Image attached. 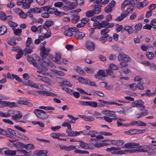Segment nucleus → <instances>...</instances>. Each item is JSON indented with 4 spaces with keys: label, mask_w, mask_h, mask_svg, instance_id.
<instances>
[{
    "label": "nucleus",
    "mask_w": 156,
    "mask_h": 156,
    "mask_svg": "<svg viewBox=\"0 0 156 156\" xmlns=\"http://www.w3.org/2000/svg\"><path fill=\"white\" fill-rule=\"evenodd\" d=\"M27 60L30 64L36 67L37 69L41 71L42 72L46 73L48 69L46 67H44L41 64H37L35 60L30 56H27Z\"/></svg>",
    "instance_id": "1"
},
{
    "label": "nucleus",
    "mask_w": 156,
    "mask_h": 156,
    "mask_svg": "<svg viewBox=\"0 0 156 156\" xmlns=\"http://www.w3.org/2000/svg\"><path fill=\"white\" fill-rule=\"evenodd\" d=\"M27 60L30 64L36 67L37 69L41 71L42 72L46 73L48 69L46 67H44L41 64H37L35 60L30 56H27Z\"/></svg>",
    "instance_id": "2"
},
{
    "label": "nucleus",
    "mask_w": 156,
    "mask_h": 156,
    "mask_svg": "<svg viewBox=\"0 0 156 156\" xmlns=\"http://www.w3.org/2000/svg\"><path fill=\"white\" fill-rule=\"evenodd\" d=\"M34 113L38 118L42 119H45L48 117V115L47 114L52 113V112L49 111L46 112L43 110L36 109L34 110Z\"/></svg>",
    "instance_id": "3"
},
{
    "label": "nucleus",
    "mask_w": 156,
    "mask_h": 156,
    "mask_svg": "<svg viewBox=\"0 0 156 156\" xmlns=\"http://www.w3.org/2000/svg\"><path fill=\"white\" fill-rule=\"evenodd\" d=\"M79 103L81 105L85 106H89L91 107L94 108H96L97 107H102L103 106L101 103L98 104V103L95 101H79Z\"/></svg>",
    "instance_id": "4"
},
{
    "label": "nucleus",
    "mask_w": 156,
    "mask_h": 156,
    "mask_svg": "<svg viewBox=\"0 0 156 156\" xmlns=\"http://www.w3.org/2000/svg\"><path fill=\"white\" fill-rule=\"evenodd\" d=\"M94 77L98 80L102 81H104L105 80V77L107 76L105 74V72L104 70H99L97 73L94 75Z\"/></svg>",
    "instance_id": "5"
},
{
    "label": "nucleus",
    "mask_w": 156,
    "mask_h": 156,
    "mask_svg": "<svg viewBox=\"0 0 156 156\" xmlns=\"http://www.w3.org/2000/svg\"><path fill=\"white\" fill-rule=\"evenodd\" d=\"M109 24V23L106 20L100 23L98 21L95 22L93 24V27L95 29H100L101 28L105 27Z\"/></svg>",
    "instance_id": "6"
},
{
    "label": "nucleus",
    "mask_w": 156,
    "mask_h": 156,
    "mask_svg": "<svg viewBox=\"0 0 156 156\" xmlns=\"http://www.w3.org/2000/svg\"><path fill=\"white\" fill-rule=\"evenodd\" d=\"M115 4L114 0H112L108 5L105 8V12L107 13H111L113 10L112 8L115 5Z\"/></svg>",
    "instance_id": "7"
},
{
    "label": "nucleus",
    "mask_w": 156,
    "mask_h": 156,
    "mask_svg": "<svg viewBox=\"0 0 156 156\" xmlns=\"http://www.w3.org/2000/svg\"><path fill=\"white\" fill-rule=\"evenodd\" d=\"M118 58L119 61H124L126 62H130L131 60L129 56L124 53L119 54Z\"/></svg>",
    "instance_id": "8"
},
{
    "label": "nucleus",
    "mask_w": 156,
    "mask_h": 156,
    "mask_svg": "<svg viewBox=\"0 0 156 156\" xmlns=\"http://www.w3.org/2000/svg\"><path fill=\"white\" fill-rule=\"evenodd\" d=\"M34 93H35V96L38 95L37 93H38L39 94H42L45 96H51L52 97H55L57 95V94L53 93L46 91L37 90V91H34Z\"/></svg>",
    "instance_id": "9"
},
{
    "label": "nucleus",
    "mask_w": 156,
    "mask_h": 156,
    "mask_svg": "<svg viewBox=\"0 0 156 156\" xmlns=\"http://www.w3.org/2000/svg\"><path fill=\"white\" fill-rule=\"evenodd\" d=\"M50 49H46L45 47L41 48L40 49V55L42 59H45L49 54Z\"/></svg>",
    "instance_id": "10"
},
{
    "label": "nucleus",
    "mask_w": 156,
    "mask_h": 156,
    "mask_svg": "<svg viewBox=\"0 0 156 156\" xmlns=\"http://www.w3.org/2000/svg\"><path fill=\"white\" fill-rule=\"evenodd\" d=\"M62 31L64 32L65 35L71 37L73 35V33L69 26L66 25L63 27L62 29Z\"/></svg>",
    "instance_id": "11"
},
{
    "label": "nucleus",
    "mask_w": 156,
    "mask_h": 156,
    "mask_svg": "<svg viewBox=\"0 0 156 156\" xmlns=\"http://www.w3.org/2000/svg\"><path fill=\"white\" fill-rule=\"evenodd\" d=\"M0 104L2 105V107L8 106L12 108L16 106V105H15V103L14 102L1 101H0Z\"/></svg>",
    "instance_id": "12"
},
{
    "label": "nucleus",
    "mask_w": 156,
    "mask_h": 156,
    "mask_svg": "<svg viewBox=\"0 0 156 156\" xmlns=\"http://www.w3.org/2000/svg\"><path fill=\"white\" fill-rule=\"evenodd\" d=\"M144 103L141 100H138L134 101L133 103V105L134 107H141L142 109L141 110H144L145 109V107L143 105Z\"/></svg>",
    "instance_id": "13"
},
{
    "label": "nucleus",
    "mask_w": 156,
    "mask_h": 156,
    "mask_svg": "<svg viewBox=\"0 0 156 156\" xmlns=\"http://www.w3.org/2000/svg\"><path fill=\"white\" fill-rule=\"evenodd\" d=\"M86 47L89 51H93L95 48L94 43L92 41H87L86 42Z\"/></svg>",
    "instance_id": "14"
},
{
    "label": "nucleus",
    "mask_w": 156,
    "mask_h": 156,
    "mask_svg": "<svg viewBox=\"0 0 156 156\" xmlns=\"http://www.w3.org/2000/svg\"><path fill=\"white\" fill-rule=\"evenodd\" d=\"M22 82L25 85L30 86V87L37 89L39 88V86L37 84L30 80H28L27 81H23Z\"/></svg>",
    "instance_id": "15"
},
{
    "label": "nucleus",
    "mask_w": 156,
    "mask_h": 156,
    "mask_svg": "<svg viewBox=\"0 0 156 156\" xmlns=\"http://www.w3.org/2000/svg\"><path fill=\"white\" fill-rule=\"evenodd\" d=\"M103 113L108 116L114 117V118H117L116 117V115L115 113V112L113 111L109 110H104L102 112Z\"/></svg>",
    "instance_id": "16"
},
{
    "label": "nucleus",
    "mask_w": 156,
    "mask_h": 156,
    "mask_svg": "<svg viewBox=\"0 0 156 156\" xmlns=\"http://www.w3.org/2000/svg\"><path fill=\"white\" fill-rule=\"evenodd\" d=\"M66 133L68 136H75L79 135L80 134L83 133V132L80 131L79 132H74L72 130L69 131L66 130Z\"/></svg>",
    "instance_id": "17"
},
{
    "label": "nucleus",
    "mask_w": 156,
    "mask_h": 156,
    "mask_svg": "<svg viewBox=\"0 0 156 156\" xmlns=\"http://www.w3.org/2000/svg\"><path fill=\"white\" fill-rule=\"evenodd\" d=\"M84 33L80 31L77 32L75 34V37L76 39L78 40L82 39L85 36Z\"/></svg>",
    "instance_id": "18"
},
{
    "label": "nucleus",
    "mask_w": 156,
    "mask_h": 156,
    "mask_svg": "<svg viewBox=\"0 0 156 156\" xmlns=\"http://www.w3.org/2000/svg\"><path fill=\"white\" fill-rule=\"evenodd\" d=\"M58 80L62 82V83L65 85H66L69 87H72V85L70 82L68 81L67 80L65 79L63 80V79L61 77H59L57 79Z\"/></svg>",
    "instance_id": "19"
},
{
    "label": "nucleus",
    "mask_w": 156,
    "mask_h": 156,
    "mask_svg": "<svg viewBox=\"0 0 156 156\" xmlns=\"http://www.w3.org/2000/svg\"><path fill=\"white\" fill-rule=\"evenodd\" d=\"M78 142L80 143L79 146L81 148L85 149H90L88 144L85 143L82 140H79Z\"/></svg>",
    "instance_id": "20"
},
{
    "label": "nucleus",
    "mask_w": 156,
    "mask_h": 156,
    "mask_svg": "<svg viewBox=\"0 0 156 156\" xmlns=\"http://www.w3.org/2000/svg\"><path fill=\"white\" fill-rule=\"evenodd\" d=\"M91 6L94 7V8L92 10L95 14H98L101 12V9L100 7H98V6L100 7H101V6L100 5H92Z\"/></svg>",
    "instance_id": "21"
},
{
    "label": "nucleus",
    "mask_w": 156,
    "mask_h": 156,
    "mask_svg": "<svg viewBox=\"0 0 156 156\" xmlns=\"http://www.w3.org/2000/svg\"><path fill=\"white\" fill-rule=\"evenodd\" d=\"M5 155L8 156H12L16 154V152L15 151H12L10 150H7L4 151Z\"/></svg>",
    "instance_id": "22"
},
{
    "label": "nucleus",
    "mask_w": 156,
    "mask_h": 156,
    "mask_svg": "<svg viewBox=\"0 0 156 156\" xmlns=\"http://www.w3.org/2000/svg\"><path fill=\"white\" fill-rule=\"evenodd\" d=\"M17 103L20 104L27 105L30 107H32L33 106L32 103L27 101L18 100L17 101Z\"/></svg>",
    "instance_id": "23"
},
{
    "label": "nucleus",
    "mask_w": 156,
    "mask_h": 156,
    "mask_svg": "<svg viewBox=\"0 0 156 156\" xmlns=\"http://www.w3.org/2000/svg\"><path fill=\"white\" fill-rule=\"evenodd\" d=\"M14 112V111L12 112H11V115H11V116L12 117V119H13L16 120L18 119H20L22 117V115L19 112L18 113L16 114L15 115H14V114L13 113Z\"/></svg>",
    "instance_id": "24"
},
{
    "label": "nucleus",
    "mask_w": 156,
    "mask_h": 156,
    "mask_svg": "<svg viewBox=\"0 0 156 156\" xmlns=\"http://www.w3.org/2000/svg\"><path fill=\"white\" fill-rule=\"evenodd\" d=\"M13 111L9 110L7 113H4L2 112H0V116L6 117L9 116H11V112Z\"/></svg>",
    "instance_id": "25"
},
{
    "label": "nucleus",
    "mask_w": 156,
    "mask_h": 156,
    "mask_svg": "<svg viewBox=\"0 0 156 156\" xmlns=\"http://www.w3.org/2000/svg\"><path fill=\"white\" fill-rule=\"evenodd\" d=\"M13 145L16 148L20 149L24 148L25 146V145L23 143L18 142L14 144Z\"/></svg>",
    "instance_id": "26"
},
{
    "label": "nucleus",
    "mask_w": 156,
    "mask_h": 156,
    "mask_svg": "<svg viewBox=\"0 0 156 156\" xmlns=\"http://www.w3.org/2000/svg\"><path fill=\"white\" fill-rule=\"evenodd\" d=\"M47 153V152L46 151L41 150L37 151L35 154L37 155V156H47L45 154Z\"/></svg>",
    "instance_id": "27"
},
{
    "label": "nucleus",
    "mask_w": 156,
    "mask_h": 156,
    "mask_svg": "<svg viewBox=\"0 0 156 156\" xmlns=\"http://www.w3.org/2000/svg\"><path fill=\"white\" fill-rule=\"evenodd\" d=\"M74 69L76 71L81 75H83L85 74V72L80 67L76 66H74Z\"/></svg>",
    "instance_id": "28"
},
{
    "label": "nucleus",
    "mask_w": 156,
    "mask_h": 156,
    "mask_svg": "<svg viewBox=\"0 0 156 156\" xmlns=\"http://www.w3.org/2000/svg\"><path fill=\"white\" fill-rule=\"evenodd\" d=\"M38 61L40 62L41 64L45 66H48L51 62V61L50 60H48V62H46L44 61L42 59H39Z\"/></svg>",
    "instance_id": "29"
},
{
    "label": "nucleus",
    "mask_w": 156,
    "mask_h": 156,
    "mask_svg": "<svg viewBox=\"0 0 156 156\" xmlns=\"http://www.w3.org/2000/svg\"><path fill=\"white\" fill-rule=\"evenodd\" d=\"M146 56L149 60L153 59L154 57V54L153 52L149 51L146 52Z\"/></svg>",
    "instance_id": "30"
},
{
    "label": "nucleus",
    "mask_w": 156,
    "mask_h": 156,
    "mask_svg": "<svg viewBox=\"0 0 156 156\" xmlns=\"http://www.w3.org/2000/svg\"><path fill=\"white\" fill-rule=\"evenodd\" d=\"M33 52L32 49H30L29 47L25 48L23 50V55H26L27 54H30Z\"/></svg>",
    "instance_id": "31"
},
{
    "label": "nucleus",
    "mask_w": 156,
    "mask_h": 156,
    "mask_svg": "<svg viewBox=\"0 0 156 156\" xmlns=\"http://www.w3.org/2000/svg\"><path fill=\"white\" fill-rule=\"evenodd\" d=\"M7 27L5 26L2 25L0 27V35L4 34L7 31Z\"/></svg>",
    "instance_id": "32"
},
{
    "label": "nucleus",
    "mask_w": 156,
    "mask_h": 156,
    "mask_svg": "<svg viewBox=\"0 0 156 156\" xmlns=\"http://www.w3.org/2000/svg\"><path fill=\"white\" fill-rule=\"evenodd\" d=\"M124 30L127 31L129 34H131L133 32V30L131 26H125Z\"/></svg>",
    "instance_id": "33"
},
{
    "label": "nucleus",
    "mask_w": 156,
    "mask_h": 156,
    "mask_svg": "<svg viewBox=\"0 0 156 156\" xmlns=\"http://www.w3.org/2000/svg\"><path fill=\"white\" fill-rule=\"evenodd\" d=\"M103 83L105 84V88L108 90H112L113 89V87L112 85H109L108 84V83L104 82H102L100 83Z\"/></svg>",
    "instance_id": "34"
},
{
    "label": "nucleus",
    "mask_w": 156,
    "mask_h": 156,
    "mask_svg": "<svg viewBox=\"0 0 156 156\" xmlns=\"http://www.w3.org/2000/svg\"><path fill=\"white\" fill-rule=\"evenodd\" d=\"M14 33L15 35H17L18 37L21 35V33L22 32V30L19 29H16V28H13Z\"/></svg>",
    "instance_id": "35"
},
{
    "label": "nucleus",
    "mask_w": 156,
    "mask_h": 156,
    "mask_svg": "<svg viewBox=\"0 0 156 156\" xmlns=\"http://www.w3.org/2000/svg\"><path fill=\"white\" fill-rule=\"evenodd\" d=\"M103 118L106 121L108 122H112V120H116L118 119V118H111L107 116H105L103 117Z\"/></svg>",
    "instance_id": "36"
},
{
    "label": "nucleus",
    "mask_w": 156,
    "mask_h": 156,
    "mask_svg": "<svg viewBox=\"0 0 156 156\" xmlns=\"http://www.w3.org/2000/svg\"><path fill=\"white\" fill-rule=\"evenodd\" d=\"M70 10L74 9L76 7L77 5L74 2H70V3L68 5Z\"/></svg>",
    "instance_id": "37"
},
{
    "label": "nucleus",
    "mask_w": 156,
    "mask_h": 156,
    "mask_svg": "<svg viewBox=\"0 0 156 156\" xmlns=\"http://www.w3.org/2000/svg\"><path fill=\"white\" fill-rule=\"evenodd\" d=\"M85 14L86 16L88 17L92 16L95 14L93 10L87 11Z\"/></svg>",
    "instance_id": "38"
},
{
    "label": "nucleus",
    "mask_w": 156,
    "mask_h": 156,
    "mask_svg": "<svg viewBox=\"0 0 156 156\" xmlns=\"http://www.w3.org/2000/svg\"><path fill=\"white\" fill-rule=\"evenodd\" d=\"M80 19V17L78 16H74L71 20V22L73 23H76L78 22Z\"/></svg>",
    "instance_id": "39"
},
{
    "label": "nucleus",
    "mask_w": 156,
    "mask_h": 156,
    "mask_svg": "<svg viewBox=\"0 0 156 156\" xmlns=\"http://www.w3.org/2000/svg\"><path fill=\"white\" fill-rule=\"evenodd\" d=\"M121 149L120 147H111L110 148H108L106 149V151L108 152H111L112 151H119Z\"/></svg>",
    "instance_id": "40"
},
{
    "label": "nucleus",
    "mask_w": 156,
    "mask_h": 156,
    "mask_svg": "<svg viewBox=\"0 0 156 156\" xmlns=\"http://www.w3.org/2000/svg\"><path fill=\"white\" fill-rule=\"evenodd\" d=\"M30 11L32 12V13H39L41 12V9L38 8H30Z\"/></svg>",
    "instance_id": "41"
},
{
    "label": "nucleus",
    "mask_w": 156,
    "mask_h": 156,
    "mask_svg": "<svg viewBox=\"0 0 156 156\" xmlns=\"http://www.w3.org/2000/svg\"><path fill=\"white\" fill-rule=\"evenodd\" d=\"M109 31V30L108 29V28H107V27L104 29L102 30L101 32V34L102 35H104V36L107 35L108 37V34H107Z\"/></svg>",
    "instance_id": "42"
},
{
    "label": "nucleus",
    "mask_w": 156,
    "mask_h": 156,
    "mask_svg": "<svg viewBox=\"0 0 156 156\" xmlns=\"http://www.w3.org/2000/svg\"><path fill=\"white\" fill-rule=\"evenodd\" d=\"M124 133L128 135H134L135 133V129H131L128 131H126Z\"/></svg>",
    "instance_id": "43"
},
{
    "label": "nucleus",
    "mask_w": 156,
    "mask_h": 156,
    "mask_svg": "<svg viewBox=\"0 0 156 156\" xmlns=\"http://www.w3.org/2000/svg\"><path fill=\"white\" fill-rule=\"evenodd\" d=\"M129 86L133 91H135L137 89V85L135 83L130 84L129 85Z\"/></svg>",
    "instance_id": "44"
},
{
    "label": "nucleus",
    "mask_w": 156,
    "mask_h": 156,
    "mask_svg": "<svg viewBox=\"0 0 156 156\" xmlns=\"http://www.w3.org/2000/svg\"><path fill=\"white\" fill-rule=\"evenodd\" d=\"M144 83V81H141V83H139L137 85V88H138L139 89L143 90L144 89V87L142 85Z\"/></svg>",
    "instance_id": "45"
},
{
    "label": "nucleus",
    "mask_w": 156,
    "mask_h": 156,
    "mask_svg": "<svg viewBox=\"0 0 156 156\" xmlns=\"http://www.w3.org/2000/svg\"><path fill=\"white\" fill-rule=\"evenodd\" d=\"M42 79H43L42 81H43L46 82L49 85L51 83V80L48 77L44 76Z\"/></svg>",
    "instance_id": "46"
},
{
    "label": "nucleus",
    "mask_w": 156,
    "mask_h": 156,
    "mask_svg": "<svg viewBox=\"0 0 156 156\" xmlns=\"http://www.w3.org/2000/svg\"><path fill=\"white\" fill-rule=\"evenodd\" d=\"M2 134L9 138L12 137V135L10 133H8L7 130H4L3 129V131L2 132Z\"/></svg>",
    "instance_id": "47"
},
{
    "label": "nucleus",
    "mask_w": 156,
    "mask_h": 156,
    "mask_svg": "<svg viewBox=\"0 0 156 156\" xmlns=\"http://www.w3.org/2000/svg\"><path fill=\"white\" fill-rule=\"evenodd\" d=\"M98 133V132L96 131H90L89 132V135L92 137H95L96 134Z\"/></svg>",
    "instance_id": "48"
},
{
    "label": "nucleus",
    "mask_w": 156,
    "mask_h": 156,
    "mask_svg": "<svg viewBox=\"0 0 156 156\" xmlns=\"http://www.w3.org/2000/svg\"><path fill=\"white\" fill-rule=\"evenodd\" d=\"M0 18L2 20H5L6 19V14L2 12H0Z\"/></svg>",
    "instance_id": "49"
},
{
    "label": "nucleus",
    "mask_w": 156,
    "mask_h": 156,
    "mask_svg": "<svg viewBox=\"0 0 156 156\" xmlns=\"http://www.w3.org/2000/svg\"><path fill=\"white\" fill-rule=\"evenodd\" d=\"M53 23L54 22L53 21L50 20H47L45 21L44 24L46 26L49 27L51 26L53 24Z\"/></svg>",
    "instance_id": "50"
},
{
    "label": "nucleus",
    "mask_w": 156,
    "mask_h": 156,
    "mask_svg": "<svg viewBox=\"0 0 156 156\" xmlns=\"http://www.w3.org/2000/svg\"><path fill=\"white\" fill-rule=\"evenodd\" d=\"M84 69L88 73L92 74L94 73V70L91 68L86 67L84 68Z\"/></svg>",
    "instance_id": "51"
},
{
    "label": "nucleus",
    "mask_w": 156,
    "mask_h": 156,
    "mask_svg": "<svg viewBox=\"0 0 156 156\" xmlns=\"http://www.w3.org/2000/svg\"><path fill=\"white\" fill-rule=\"evenodd\" d=\"M62 89L63 90L66 91L67 93H69L71 95H72V93L73 90L69 88L66 87H64L62 88Z\"/></svg>",
    "instance_id": "52"
},
{
    "label": "nucleus",
    "mask_w": 156,
    "mask_h": 156,
    "mask_svg": "<svg viewBox=\"0 0 156 156\" xmlns=\"http://www.w3.org/2000/svg\"><path fill=\"white\" fill-rule=\"evenodd\" d=\"M12 50L15 51L18 53H20L22 52L21 49L18 46L13 47L12 48Z\"/></svg>",
    "instance_id": "53"
},
{
    "label": "nucleus",
    "mask_w": 156,
    "mask_h": 156,
    "mask_svg": "<svg viewBox=\"0 0 156 156\" xmlns=\"http://www.w3.org/2000/svg\"><path fill=\"white\" fill-rule=\"evenodd\" d=\"M19 15L21 18L25 19L27 18V14L24 13L22 10H21L20 12H19Z\"/></svg>",
    "instance_id": "54"
},
{
    "label": "nucleus",
    "mask_w": 156,
    "mask_h": 156,
    "mask_svg": "<svg viewBox=\"0 0 156 156\" xmlns=\"http://www.w3.org/2000/svg\"><path fill=\"white\" fill-rule=\"evenodd\" d=\"M16 136L23 139L26 140L27 139V140H28V138L26 136L23 135H22L20 133L18 132L17 134H16Z\"/></svg>",
    "instance_id": "55"
},
{
    "label": "nucleus",
    "mask_w": 156,
    "mask_h": 156,
    "mask_svg": "<svg viewBox=\"0 0 156 156\" xmlns=\"http://www.w3.org/2000/svg\"><path fill=\"white\" fill-rule=\"evenodd\" d=\"M151 91L149 90H147L146 92V96L151 97L153 96L155 94V93H151Z\"/></svg>",
    "instance_id": "56"
},
{
    "label": "nucleus",
    "mask_w": 156,
    "mask_h": 156,
    "mask_svg": "<svg viewBox=\"0 0 156 156\" xmlns=\"http://www.w3.org/2000/svg\"><path fill=\"white\" fill-rule=\"evenodd\" d=\"M142 27V25L141 23H137L135 26V29L136 31H139L141 30Z\"/></svg>",
    "instance_id": "57"
},
{
    "label": "nucleus",
    "mask_w": 156,
    "mask_h": 156,
    "mask_svg": "<svg viewBox=\"0 0 156 156\" xmlns=\"http://www.w3.org/2000/svg\"><path fill=\"white\" fill-rule=\"evenodd\" d=\"M108 37V35H106L104 36L103 35L101 37L99 38V40L102 43H104L105 41V38Z\"/></svg>",
    "instance_id": "58"
},
{
    "label": "nucleus",
    "mask_w": 156,
    "mask_h": 156,
    "mask_svg": "<svg viewBox=\"0 0 156 156\" xmlns=\"http://www.w3.org/2000/svg\"><path fill=\"white\" fill-rule=\"evenodd\" d=\"M54 72L56 74L61 76H63L65 75V73L62 71L57 70H55L54 71Z\"/></svg>",
    "instance_id": "59"
},
{
    "label": "nucleus",
    "mask_w": 156,
    "mask_h": 156,
    "mask_svg": "<svg viewBox=\"0 0 156 156\" xmlns=\"http://www.w3.org/2000/svg\"><path fill=\"white\" fill-rule=\"evenodd\" d=\"M24 148H25L27 150H28L30 149H34V146L32 144H28L27 145H25L24 147Z\"/></svg>",
    "instance_id": "60"
},
{
    "label": "nucleus",
    "mask_w": 156,
    "mask_h": 156,
    "mask_svg": "<svg viewBox=\"0 0 156 156\" xmlns=\"http://www.w3.org/2000/svg\"><path fill=\"white\" fill-rule=\"evenodd\" d=\"M134 80L135 81H140L139 83H141V81H143V80L139 76H136L134 78Z\"/></svg>",
    "instance_id": "61"
},
{
    "label": "nucleus",
    "mask_w": 156,
    "mask_h": 156,
    "mask_svg": "<svg viewBox=\"0 0 156 156\" xmlns=\"http://www.w3.org/2000/svg\"><path fill=\"white\" fill-rule=\"evenodd\" d=\"M31 4L27 3H23L22 6V8L24 9H27L29 8Z\"/></svg>",
    "instance_id": "62"
},
{
    "label": "nucleus",
    "mask_w": 156,
    "mask_h": 156,
    "mask_svg": "<svg viewBox=\"0 0 156 156\" xmlns=\"http://www.w3.org/2000/svg\"><path fill=\"white\" fill-rule=\"evenodd\" d=\"M146 131L145 129H135V133L136 134H140Z\"/></svg>",
    "instance_id": "63"
},
{
    "label": "nucleus",
    "mask_w": 156,
    "mask_h": 156,
    "mask_svg": "<svg viewBox=\"0 0 156 156\" xmlns=\"http://www.w3.org/2000/svg\"><path fill=\"white\" fill-rule=\"evenodd\" d=\"M32 39L30 37H28L26 42V46L28 47L30 46L32 42Z\"/></svg>",
    "instance_id": "64"
}]
</instances>
